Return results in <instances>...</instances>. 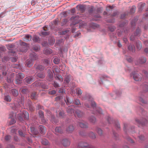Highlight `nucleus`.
Segmentation results:
<instances>
[{
    "mask_svg": "<svg viewBox=\"0 0 148 148\" xmlns=\"http://www.w3.org/2000/svg\"><path fill=\"white\" fill-rule=\"evenodd\" d=\"M82 99L84 100H88V101H87L90 104L89 105L87 104V103H86L85 104V106L88 108H90L91 107L93 108L94 110H96V112H95L96 114H102L101 109L99 108H97L96 107L95 103L93 101L92 98L90 95H88L86 98L85 97H83Z\"/></svg>",
    "mask_w": 148,
    "mask_h": 148,
    "instance_id": "nucleus-1",
    "label": "nucleus"
},
{
    "mask_svg": "<svg viewBox=\"0 0 148 148\" xmlns=\"http://www.w3.org/2000/svg\"><path fill=\"white\" fill-rule=\"evenodd\" d=\"M30 56L31 58L27 60L26 62V64L28 67H30L32 66L33 64V60H37L38 58L37 56L35 53L31 55Z\"/></svg>",
    "mask_w": 148,
    "mask_h": 148,
    "instance_id": "nucleus-2",
    "label": "nucleus"
},
{
    "mask_svg": "<svg viewBox=\"0 0 148 148\" xmlns=\"http://www.w3.org/2000/svg\"><path fill=\"white\" fill-rule=\"evenodd\" d=\"M131 77H133V78L134 80L136 81H139L142 79V75L141 74H139L135 72L132 73L130 75Z\"/></svg>",
    "mask_w": 148,
    "mask_h": 148,
    "instance_id": "nucleus-3",
    "label": "nucleus"
},
{
    "mask_svg": "<svg viewBox=\"0 0 148 148\" xmlns=\"http://www.w3.org/2000/svg\"><path fill=\"white\" fill-rule=\"evenodd\" d=\"M22 116L24 117L25 119H28L29 117V114L28 112L26 111H24L22 115L21 114H18L17 117L20 121H22L23 120Z\"/></svg>",
    "mask_w": 148,
    "mask_h": 148,
    "instance_id": "nucleus-4",
    "label": "nucleus"
},
{
    "mask_svg": "<svg viewBox=\"0 0 148 148\" xmlns=\"http://www.w3.org/2000/svg\"><path fill=\"white\" fill-rule=\"evenodd\" d=\"M39 116L41 121V122L42 124L46 123V121L44 118V114L43 112L41 110H40L39 112Z\"/></svg>",
    "mask_w": 148,
    "mask_h": 148,
    "instance_id": "nucleus-5",
    "label": "nucleus"
},
{
    "mask_svg": "<svg viewBox=\"0 0 148 148\" xmlns=\"http://www.w3.org/2000/svg\"><path fill=\"white\" fill-rule=\"evenodd\" d=\"M39 131L41 134H44L46 131L45 127L42 125H40L39 126Z\"/></svg>",
    "mask_w": 148,
    "mask_h": 148,
    "instance_id": "nucleus-6",
    "label": "nucleus"
},
{
    "mask_svg": "<svg viewBox=\"0 0 148 148\" xmlns=\"http://www.w3.org/2000/svg\"><path fill=\"white\" fill-rule=\"evenodd\" d=\"M10 93L13 96L15 97H16L18 94V90L14 89H11L10 91Z\"/></svg>",
    "mask_w": 148,
    "mask_h": 148,
    "instance_id": "nucleus-7",
    "label": "nucleus"
},
{
    "mask_svg": "<svg viewBox=\"0 0 148 148\" xmlns=\"http://www.w3.org/2000/svg\"><path fill=\"white\" fill-rule=\"evenodd\" d=\"M74 114L75 116H77L79 118L81 117L83 115V113L79 110H76Z\"/></svg>",
    "mask_w": 148,
    "mask_h": 148,
    "instance_id": "nucleus-8",
    "label": "nucleus"
},
{
    "mask_svg": "<svg viewBox=\"0 0 148 148\" xmlns=\"http://www.w3.org/2000/svg\"><path fill=\"white\" fill-rule=\"evenodd\" d=\"M74 129V127L73 125H70L67 128L66 131L69 133H71L73 131Z\"/></svg>",
    "mask_w": 148,
    "mask_h": 148,
    "instance_id": "nucleus-9",
    "label": "nucleus"
},
{
    "mask_svg": "<svg viewBox=\"0 0 148 148\" xmlns=\"http://www.w3.org/2000/svg\"><path fill=\"white\" fill-rule=\"evenodd\" d=\"M62 143L64 146L66 147L70 145V141L67 139H64L62 141Z\"/></svg>",
    "mask_w": 148,
    "mask_h": 148,
    "instance_id": "nucleus-10",
    "label": "nucleus"
},
{
    "mask_svg": "<svg viewBox=\"0 0 148 148\" xmlns=\"http://www.w3.org/2000/svg\"><path fill=\"white\" fill-rule=\"evenodd\" d=\"M21 46H23L24 47H23V49L21 50V51L22 52H25L27 50V47H26L27 44L23 42H22L21 43ZM22 48H23L22 47Z\"/></svg>",
    "mask_w": 148,
    "mask_h": 148,
    "instance_id": "nucleus-11",
    "label": "nucleus"
},
{
    "mask_svg": "<svg viewBox=\"0 0 148 148\" xmlns=\"http://www.w3.org/2000/svg\"><path fill=\"white\" fill-rule=\"evenodd\" d=\"M24 77V75L22 73H18L16 75L17 79L19 81H20L21 79L23 78Z\"/></svg>",
    "mask_w": 148,
    "mask_h": 148,
    "instance_id": "nucleus-12",
    "label": "nucleus"
},
{
    "mask_svg": "<svg viewBox=\"0 0 148 148\" xmlns=\"http://www.w3.org/2000/svg\"><path fill=\"white\" fill-rule=\"evenodd\" d=\"M14 73H12L10 75V77H8L7 78V81L8 82L12 83L13 82L14 78Z\"/></svg>",
    "mask_w": 148,
    "mask_h": 148,
    "instance_id": "nucleus-13",
    "label": "nucleus"
},
{
    "mask_svg": "<svg viewBox=\"0 0 148 148\" xmlns=\"http://www.w3.org/2000/svg\"><path fill=\"white\" fill-rule=\"evenodd\" d=\"M34 78L32 77L29 76L25 79V81L28 84H30L34 81Z\"/></svg>",
    "mask_w": 148,
    "mask_h": 148,
    "instance_id": "nucleus-14",
    "label": "nucleus"
},
{
    "mask_svg": "<svg viewBox=\"0 0 148 148\" xmlns=\"http://www.w3.org/2000/svg\"><path fill=\"white\" fill-rule=\"evenodd\" d=\"M37 76L41 78H43L45 76V73L41 71L37 72Z\"/></svg>",
    "mask_w": 148,
    "mask_h": 148,
    "instance_id": "nucleus-15",
    "label": "nucleus"
},
{
    "mask_svg": "<svg viewBox=\"0 0 148 148\" xmlns=\"http://www.w3.org/2000/svg\"><path fill=\"white\" fill-rule=\"evenodd\" d=\"M136 121L138 123L143 125H145L147 122V120L145 119H143V121H140L138 119H136Z\"/></svg>",
    "mask_w": 148,
    "mask_h": 148,
    "instance_id": "nucleus-16",
    "label": "nucleus"
},
{
    "mask_svg": "<svg viewBox=\"0 0 148 148\" xmlns=\"http://www.w3.org/2000/svg\"><path fill=\"white\" fill-rule=\"evenodd\" d=\"M77 8L78 10L82 12H83L85 10L84 6L82 5H79L77 6Z\"/></svg>",
    "mask_w": 148,
    "mask_h": 148,
    "instance_id": "nucleus-17",
    "label": "nucleus"
},
{
    "mask_svg": "<svg viewBox=\"0 0 148 148\" xmlns=\"http://www.w3.org/2000/svg\"><path fill=\"white\" fill-rule=\"evenodd\" d=\"M78 125L79 126L82 128H86L88 127V124L86 123L83 122H79Z\"/></svg>",
    "mask_w": 148,
    "mask_h": 148,
    "instance_id": "nucleus-18",
    "label": "nucleus"
},
{
    "mask_svg": "<svg viewBox=\"0 0 148 148\" xmlns=\"http://www.w3.org/2000/svg\"><path fill=\"white\" fill-rule=\"evenodd\" d=\"M55 131L56 133L61 134L63 133V130L61 127H56L55 129Z\"/></svg>",
    "mask_w": 148,
    "mask_h": 148,
    "instance_id": "nucleus-19",
    "label": "nucleus"
},
{
    "mask_svg": "<svg viewBox=\"0 0 148 148\" xmlns=\"http://www.w3.org/2000/svg\"><path fill=\"white\" fill-rule=\"evenodd\" d=\"M55 77L56 79L58 80L60 82L62 81V76L58 74H55Z\"/></svg>",
    "mask_w": 148,
    "mask_h": 148,
    "instance_id": "nucleus-20",
    "label": "nucleus"
},
{
    "mask_svg": "<svg viewBox=\"0 0 148 148\" xmlns=\"http://www.w3.org/2000/svg\"><path fill=\"white\" fill-rule=\"evenodd\" d=\"M32 39V37L29 35H27L25 36V38L23 39V40L26 42H28L31 40Z\"/></svg>",
    "mask_w": 148,
    "mask_h": 148,
    "instance_id": "nucleus-21",
    "label": "nucleus"
},
{
    "mask_svg": "<svg viewBox=\"0 0 148 148\" xmlns=\"http://www.w3.org/2000/svg\"><path fill=\"white\" fill-rule=\"evenodd\" d=\"M146 59L144 57H141L138 60V62L140 64H143L145 62Z\"/></svg>",
    "mask_w": 148,
    "mask_h": 148,
    "instance_id": "nucleus-22",
    "label": "nucleus"
},
{
    "mask_svg": "<svg viewBox=\"0 0 148 148\" xmlns=\"http://www.w3.org/2000/svg\"><path fill=\"white\" fill-rule=\"evenodd\" d=\"M43 29L45 31L42 32H41V34L42 35L44 36H46L49 34V32H46L47 31V28L46 27H43Z\"/></svg>",
    "mask_w": 148,
    "mask_h": 148,
    "instance_id": "nucleus-23",
    "label": "nucleus"
},
{
    "mask_svg": "<svg viewBox=\"0 0 148 148\" xmlns=\"http://www.w3.org/2000/svg\"><path fill=\"white\" fill-rule=\"evenodd\" d=\"M67 112L69 115H71L73 113L74 114V112L73 109L71 107H69L67 109Z\"/></svg>",
    "mask_w": 148,
    "mask_h": 148,
    "instance_id": "nucleus-24",
    "label": "nucleus"
},
{
    "mask_svg": "<svg viewBox=\"0 0 148 148\" xmlns=\"http://www.w3.org/2000/svg\"><path fill=\"white\" fill-rule=\"evenodd\" d=\"M7 71L4 68H3L1 71H0V72H1L2 73V75L3 77L6 76L7 73Z\"/></svg>",
    "mask_w": 148,
    "mask_h": 148,
    "instance_id": "nucleus-25",
    "label": "nucleus"
},
{
    "mask_svg": "<svg viewBox=\"0 0 148 148\" xmlns=\"http://www.w3.org/2000/svg\"><path fill=\"white\" fill-rule=\"evenodd\" d=\"M44 53L46 54H51L52 53V51L48 49H45L44 50Z\"/></svg>",
    "mask_w": 148,
    "mask_h": 148,
    "instance_id": "nucleus-26",
    "label": "nucleus"
},
{
    "mask_svg": "<svg viewBox=\"0 0 148 148\" xmlns=\"http://www.w3.org/2000/svg\"><path fill=\"white\" fill-rule=\"evenodd\" d=\"M145 5V3H140L138 5V10L139 11H141L142 10Z\"/></svg>",
    "mask_w": 148,
    "mask_h": 148,
    "instance_id": "nucleus-27",
    "label": "nucleus"
},
{
    "mask_svg": "<svg viewBox=\"0 0 148 148\" xmlns=\"http://www.w3.org/2000/svg\"><path fill=\"white\" fill-rule=\"evenodd\" d=\"M128 49L132 52L134 51L135 48L134 45H130L128 47Z\"/></svg>",
    "mask_w": 148,
    "mask_h": 148,
    "instance_id": "nucleus-28",
    "label": "nucleus"
},
{
    "mask_svg": "<svg viewBox=\"0 0 148 148\" xmlns=\"http://www.w3.org/2000/svg\"><path fill=\"white\" fill-rule=\"evenodd\" d=\"M50 60L49 59H45L43 61V63L47 66L50 63Z\"/></svg>",
    "mask_w": 148,
    "mask_h": 148,
    "instance_id": "nucleus-29",
    "label": "nucleus"
},
{
    "mask_svg": "<svg viewBox=\"0 0 148 148\" xmlns=\"http://www.w3.org/2000/svg\"><path fill=\"white\" fill-rule=\"evenodd\" d=\"M36 68V69H38L41 71L43 70L44 69V68L42 65H35Z\"/></svg>",
    "mask_w": 148,
    "mask_h": 148,
    "instance_id": "nucleus-30",
    "label": "nucleus"
},
{
    "mask_svg": "<svg viewBox=\"0 0 148 148\" xmlns=\"http://www.w3.org/2000/svg\"><path fill=\"white\" fill-rule=\"evenodd\" d=\"M32 39L35 42H38L40 41L39 38L36 35L34 36Z\"/></svg>",
    "mask_w": 148,
    "mask_h": 148,
    "instance_id": "nucleus-31",
    "label": "nucleus"
},
{
    "mask_svg": "<svg viewBox=\"0 0 148 148\" xmlns=\"http://www.w3.org/2000/svg\"><path fill=\"white\" fill-rule=\"evenodd\" d=\"M4 99L6 101L10 102L11 101V97L9 95L5 96Z\"/></svg>",
    "mask_w": 148,
    "mask_h": 148,
    "instance_id": "nucleus-32",
    "label": "nucleus"
},
{
    "mask_svg": "<svg viewBox=\"0 0 148 148\" xmlns=\"http://www.w3.org/2000/svg\"><path fill=\"white\" fill-rule=\"evenodd\" d=\"M16 116V114L13 112H11L9 115V118H14Z\"/></svg>",
    "mask_w": 148,
    "mask_h": 148,
    "instance_id": "nucleus-33",
    "label": "nucleus"
},
{
    "mask_svg": "<svg viewBox=\"0 0 148 148\" xmlns=\"http://www.w3.org/2000/svg\"><path fill=\"white\" fill-rule=\"evenodd\" d=\"M42 144L44 145H47L48 144V141L45 139H43L41 141Z\"/></svg>",
    "mask_w": 148,
    "mask_h": 148,
    "instance_id": "nucleus-34",
    "label": "nucleus"
},
{
    "mask_svg": "<svg viewBox=\"0 0 148 148\" xmlns=\"http://www.w3.org/2000/svg\"><path fill=\"white\" fill-rule=\"evenodd\" d=\"M89 120L92 123H95L96 121L95 118L93 116L90 117L89 119Z\"/></svg>",
    "mask_w": 148,
    "mask_h": 148,
    "instance_id": "nucleus-35",
    "label": "nucleus"
},
{
    "mask_svg": "<svg viewBox=\"0 0 148 148\" xmlns=\"http://www.w3.org/2000/svg\"><path fill=\"white\" fill-rule=\"evenodd\" d=\"M65 101L67 104V105H68L69 103H71L73 102V100H71L69 99V98L68 97H66V99L65 100Z\"/></svg>",
    "mask_w": 148,
    "mask_h": 148,
    "instance_id": "nucleus-36",
    "label": "nucleus"
},
{
    "mask_svg": "<svg viewBox=\"0 0 148 148\" xmlns=\"http://www.w3.org/2000/svg\"><path fill=\"white\" fill-rule=\"evenodd\" d=\"M33 49L35 51H39L40 49V47L38 45H35L33 46Z\"/></svg>",
    "mask_w": 148,
    "mask_h": 148,
    "instance_id": "nucleus-37",
    "label": "nucleus"
},
{
    "mask_svg": "<svg viewBox=\"0 0 148 148\" xmlns=\"http://www.w3.org/2000/svg\"><path fill=\"white\" fill-rule=\"evenodd\" d=\"M36 92H32L31 95V98L32 99H36Z\"/></svg>",
    "mask_w": 148,
    "mask_h": 148,
    "instance_id": "nucleus-38",
    "label": "nucleus"
},
{
    "mask_svg": "<svg viewBox=\"0 0 148 148\" xmlns=\"http://www.w3.org/2000/svg\"><path fill=\"white\" fill-rule=\"evenodd\" d=\"M140 33V30L139 28H138L135 33H134V36H138L139 35Z\"/></svg>",
    "mask_w": 148,
    "mask_h": 148,
    "instance_id": "nucleus-39",
    "label": "nucleus"
},
{
    "mask_svg": "<svg viewBox=\"0 0 148 148\" xmlns=\"http://www.w3.org/2000/svg\"><path fill=\"white\" fill-rule=\"evenodd\" d=\"M136 47L138 49H140L142 47V44L140 42H138L137 43Z\"/></svg>",
    "mask_w": 148,
    "mask_h": 148,
    "instance_id": "nucleus-40",
    "label": "nucleus"
},
{
    "mask_svg": "<svg viewBox=\"0 0 148 148\" xmlns=\"http://www.w3.org/2000/svg\"><path fill=\"white\" fill-rule=\"evenodd\" d=\"M64 81L66 83H69L70 81V76L69 75L66 76L65 77Z\"/></svg>",
    "mask_w": 148,
    "mask_h": 148,
    "instance_id": "nucleus-41",
    "label": "nucleus"
},
{
    "mask_svg": "<svg viewBox=\"0 0 148 148\" xmlns=\"http://www.w3.org/2000/svg\"><path fill=\"white\" fill-rule=\"evenodd\" d=\"M51 68L50 67L49 68V71H48V74L49 75V76L50 77L51 79V78H52L53 77V74L52 73V72L51 71V70H50Z\"/></svg>",
    "mask_w": 148,
    "mask_h": 148,
    "instance_id": "nucleus-42",
    "label": "nucleus"
},
{
    "mask_svg": "<svg viewBox=\"0 0 148 148\" xmlns=\"http://www.w3.org/2000/svg\"><path fill=\"white\" fill-rule=\"evenodd\" d=\"M136 8L135 6H133L131 9L130 13L131 14L134 13L135 12Z\"/></svg>",
    "mask_w": 148,
    "mask_h": 148,
    "instance_id": "nucleus-43",
    "label": "nucleus"
},
{
    "mask_svg": "<svg viewBox=\"0 0 148 148\" xmlns=\"http://www.w3.org/2000/svg\"><path fill=\"white\" fill-rule=\"evenodd\" d=\"M51 121L52 123L54 122L55 124H56L58 122L57 120L55 119L54 117L53 116H51Z\"/></svg>",
    "mask_w": 148,
    "mask_h": 148,
    "instance_id": "nucleus-44",
    "label": "nucleus"
},
{
    "mask_svg": "<svg viewBox=\"0 0 148 148\" xmlns=\"http://www.w3.org/2000/svg\"><path fill=\"white\" fill-rule=\"evenodd\" d=\"M18 133L19 135L21 137H24L25 136V134L23 133L21 130H19L18 131Z\"/></svg>",
    "mask_w": 148,
    "mask_h": 148,
    "instance_id": "nucleus-45",
    "label": "nucleus"
},
{
    "mask_svg": "<svg viewBox=\"0 0 148 148\" xmlns=\"http://www.w3.org/2000/svg\"><path fill=\"white\" fill-rule=\"evenodd\" d=\"M89 136L92 138L94 139L95 138V134L92 132H91L89 134Z\"/></svg>",
    "mask_w": 148,
    "mask_h": 148,
    "instance_id": "nucleus-46",
    "label": "nucleus"
},
{
    "mask_svg": "<svg viewBox=\"0 0 148 148\" xmlns=\"http://www.w3.org/2000/svg\"><path fill=\"white\" fill-rule=\"evenodd\" d=\"M76 92L78 95H80L82 94V92L80 88H77L76 89Z\"/></svg>",
    "mask_w": 148,
    "mask_h": 148,
    "instance_id": "nucleus-47",
    "label": "nucleus"
},
{
    "mask_svg": "<svg viewBox=\"0 0 148 148\" xmlns=\"http://www.w3.org/2000/svg\"><path fill=\"white\" fill-rule=\"evenodd\" d=\"M63 99V97L62 96H59L55 98V100L56 101H61Z\"/></svg>",
    "mask_w": 148,
    "mask_h": 148,
    "instance_id": "nucleus-48",
    "label": "nucleus"
},
{
    "mask_svg": "<svg viewBox=\"0 0 148 148\" xmlns=\"http://www.w3.org/2000/svg\"><path fill=\"white\" fill-rule=\"evenodd\" d=\"M74 103L77 105H81L80 103L79 100L78 99H75L74 101Z\"/></svg>",
    "mask_w": 148,
    "mask_h": 148,
    "instance_id": "nucleus-49",
    "label": "nucleus"
},
{
    "mask_svg": "<svg viewBox=\"0 0 148 148\" xmlns=\"http://www.w3.org/2000/svg\"><path fill=\"white\" fill-rule=\"evenodd\" d=\"M97 131L98 134L100 135H101L102 134V131L100 128H97Z\"/></svg>",
    "mask_w": 148,
    "mask_h": 148,
    "instance_id": "nucleus-50",
    "label": "nucleus"
},
{
    "mask_svg": "<svg viewBox=\"0 0 148 148\" xmlns=\"http://www.w3.org/2000/svg\"><path fill=\"white\" fill-rule=\"evenodd\" d=\"M53 62L55 64H58L60 60L58 58H56L54 59Z\"/></svg>",
    "mask_w": 148,
    "mask_h": 148,
    "instance_id": "nucleus-51",
    "label": "nucleus"
},
{
    "mask_svg": "<svg viewBox=\"0 0 148 148\" xmlns=\"http://www.w3.org/2000/svg\"><path fill=\"white\" fill-rule=\"evenodd\" d=\"M19 105L20 106H21L24 104V102L23 101V99L21 98V99H19V102L18 103Z\"/></svg>",
    "mask_w": 148,
    "mask_h": 148,
    "instance_id": "nucleus-52",
    "label": "nucleus"
},
{
    "mask_svg": "<svg viewBox=\"0 0 148 148\" xmlns=\"http://www.w3.org/2000/svg\"><path fill=\"white\" fill-rule=\"evenodd\" d=\"M11 120L10 122V125H12L16 121L15 120L14 118H11Z\"/></svg>",
    "mask_w": 148,
    "mask_h": 148,
    "instance_id": "nucleus-53",
    "label": "nucleus"
},
{
    "mask_svg": "<svg viewBox=\"0 0 148 148\" xmlns=\"http://www.w3.org/2000/svg\"><path fill=\"white\" fill-rule=\"evenodd\" d=\"M11 61L12 62H16L17 61V58L15 57H12L10 58Z\"/></svg>",
    "mask_w": 148,
    "mask_h": 148,
    "instance_id": "nucleus-54",
    "label": "nucleus"
},
{
    "mask_svg": "<svg viewBox=\"0 0 148 148\" xmlns=\"http://www.w3.org/2000/svg\"><path fill=\"white\" fill-rule=\"evenodd\" d=\"M56 93V91L55 90H53L51 91H49V94L51 95H54Z\"/></svg>",
    "mask_w": 148,
    "mask_h": 148,
    "instance_id": "nucleus-55",
    "label": "nucleus"
},
{
    "mask_svg": "<svg viewBox=\"0 0 148 148\" xmlns=\"http://www.w3.org/2000/svg\"><path fill=\"white\" fill-rule=\"evenodd\" d=\"M11 137L10 136L7 135L5 136V140L6 141H8L10 139Z\"/></svg>",
    "mask_w": 148,
    "mask_h": 148,
    "instance_id": "nucleus-56",
    "label": "nucleus"
},
{
    "mask_svg": "<svg viewBox=\"0 0 148 148\" xmlns=\"http://www.w3.org/2000/svg\"><path fill=\"white\" fill-rule=\"evenodd\" d=\"M30 129L32 132L34 134H36V132L35 131V129L33 127H30Z\"/></svg>",
    "mask_w": 148,
    "mask_h": 148,
    "instance_id": "nucleus-57",
    "label": "nucleus"
},
{
    "mask_svg": "<svg viewBox=\"0 0 148 148\" xmlns=\"http://www.w3.org/2000/svg\"><path fill=\"white\" fill-rule=\"evenodd\" d=\"M53 85L54 87L55 88H58L60 87L59 84L55 82H54Z\"/></svg>",
    "mask_w": 148,
    "mask_h": 148,
    "instance_id": "nucleus-58",
    "label": "nucleus"
},
{
    "mask_svg": "<svg viewBox=\"0 0 148 148\" xmlns=\"http://www.w3.org/2000/svg\"><path fill=\"white\" fill-rule=\"evenodd\" d=\"M27 91V90L26 88H24L22 89L21 90V92L23 93H26Z\"/></svg>",
    "mask_w": 148,
    "mask_h": 148,
    "instance_id": "nucleus-59",
    "label": "nucleus"
},
{
    "mask_svg": "<svg viewBox=\"0 0 148 148\" xmlns=\"http://www.w3.org/2000/svg\"><path fill=\"white\" fill-rule=\"evenodd\" d=\"M29 110L31 111H33L35 109V108L34 107H33L31 105L29 106Z\"/></svg>",
    "mask_w": 148,
    "mask_h": 148,
    "instance_id": "nucleus-60",
    "label": "nucleus"
},
{
    "mask_svg": "<svg viewBox=\"0 0 148 148\" xmlns=\"http://www.w3.org/2000/svg\"><path fill=\"white\" fill-rule=\"evenodd\" d=\"M113 8H114L113 6L110 5V6H109L107 7L106 8V10H108L110 9H112Z\"/></svg>",
    "mask_w": 148,
    "mask_h": 148,
    "instance_id": "nucleus-61",
    "label": "nucleus"
},
{
    "mask_svg": "<svg viewBox=\"0 0 148 148\" xmlns=\"http://www.w3.org/2000/svg\"><path fill=\"white\" fill-rule=\"evenodd\" d=\"M146 91L148 90V85L146 84H145L144 85L143 88Z\"/></svg>",
    "mask_w": 148,
    "mask_h": 148,
    "instance_id": "nucleus-62",
    "label": "nucleus"
},
{
    "mask_svg": "<svg viewBox=\"0 0 148 148\" xmlns=\"http://www.w3.org/2000/svg\"><path fill=\"white\" fill-rule=\"evenodd\" d=\"M139 100L142 103H146V102L143 100V99L141 97L139 98Z\"/></svg>",
    "mask_w": 148,
    "mask_h": 148,
    "instance_id": "nucleus-63",
    "label": "nucleus"
},
{
    "mask_svg": "<svg viewBox=\"0 0 148 148\" xmlns=\"http://www.w3.org/2000/svg\"><path fill=\"white\" fill-rule=\"evenodd\" d=\"M115 125L116 127H117L119 129L120 128V124L118 122H115Z\"/></svg>",
    "mask_w": 148,
    "mask_h": 148,
    "instance_id": "nucleus-64",
    "label": "nucleus"
}]
</instances>
